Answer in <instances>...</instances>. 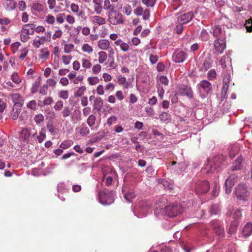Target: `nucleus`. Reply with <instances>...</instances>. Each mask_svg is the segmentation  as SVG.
<instances>
[{
  "label": "nucleus",
  "mask_w": 252,
  "mask_h": 252,
  "mask_svg": "<svg viewBox=\"0 0 252 252\" xmlns=\"http://www.w3.org/2000/svg\"><path fill=\"white\" fill-rule=\"evenodd\" d=\"M40 77H38L37 80H36L32 85V87L31 89L32 94H34L37 91L38 88L40 85Z\"/></svg>",
  "instance_id": "38"
},
{
  "label": "nucleus",
  "mask_w": 252,
  "mask_h": 252,
  "mask_svg": "<svg viewBox=\"0 0 252 252\" xmlns=\"http://www.w3.org/2000/svg\"><path fill=\"white\" fill-rule=\"evenodd\" d=\"M27 107L32 110H35L36 109V102L35 100H31L27 104Z\"/></svg>",
  "instance_id": "52"
},
{
  "label": "nucleus",
  "mask_w": 252,
  "mask_h": 252,
  "mask_svg": "<svg viewBox=\"0 0 252 252\" xmlns=\"http://www.w3.org/2000/svg\"><path fill=\"white\" fill-rule=\"evenodd\" d=\"M45 35L43 36H41L40 37L41 40L42 41H43V42L44 41L46 42H49L51 40V32H47L45 33Z\"/></svg>",
  "instance_id": "58"
},
{
  "label": "nucleus",
  "mask_w": 252,
  "mask_h": 252,
  "mask_svg": "<svg viewBox=\"0 0 252 252\" xmlns=\"http://www.w3.org/2000/svg\"><path fill=\"white\" fill-rule=\"evenodd\" d=\"M82 50L84 52L90 54L93 52V49L89 44H84L82 47Z\"/></svg>",
  "instance_id": "45"
},
{
  "label": "nucleus",
  "mask_w": 252,
  "mask_h": 252,
  "mask_svg": "<svg viewBox=\"0 0 252 252\" xmlns=\"http://www.w3.org/2000/svg\"><path fill=\"white\" fill-rule=\"evenodd\" d=\"M193 17V12L189 11L178 16V22L179 24H185L190 21Z\"/></svg>",
  "instance_id": "14"
},
{
  "label": "nucleus",
  "mask_w": 252,
  "mask_h": 252,
  "mask_svg": "<svg viewBox=\"0 0 252 252\" xmlns=\"http://www.w3.org/2000/svg\"><path fill=\"white\" fill-rule=\"evenodd\" d=\"M91 22L94 25L101 26L106 23V20L104 18L99 16L95 15L91 17Z\"/></svg>",
  "instance_id": "16"
},
{
  "label": "nucleus",
  "mask_w": 252,
  "mask_h": 252,
  "mask_svg": "<svg viewBox=\"0 0 252 252\" xmlns=\"http://www.w3.org/2000/svg\"><path fill=\"white\" fill-rule=\"evenodd\" d=\"M21 112V109L19 108H17V107H13L12 109V112L10 115V118L12 119L13 120H16Z\"/></svg>",
  "instance_id": "34"
},
{
  "label": "nucleus",
  "mask_w": 252,
  "mask_h": 252,
  "mask_svg": "<svg viewBox=\"0 0 252 252\" xmlns=\"http://www.w3.org/2000/svg\"><path fill=\"white\" fill-rule=\"evenodd\" d=\"M157 0H141L142 2L147 7H152L155 5Z\"/></svg>",
  "instance_id": "46"
},
{
  "label": "nucleus",
  "mask_w": 252,
  "mask_h": 252,
  "mask_svg": "<svg viewBox=\"0 0 252 252\" xmlns=\"http://www.w3.org/2000/svg\"><path fill=\"white\" fill-rule=\"evenodd\" d=\"M237 180V177L235 175H231L226 179L225 182L226 193L229 194L231 192L232 187L234 186Z\"/></svg>",
  "instance_id": "12"
},
{
  "label": "nucleus",
  "mask_w": 252,
  "mask_h": 252,
  "mask_svg": "<svg viewBox=\"0 0 252 252\" xmlns=\"http://www.w3.org/2000/svg\"><path fill=\"white\" fill-rule=\"evenodd\" d=\"M167 203V200L164 198H160L156 201V206L154 207V213L157 217H159V213H164L167 216L172 218L182 212L183 210L177 204H173L165 206L164 210L161 208Z\"/></svg>",
  "instance_id": "1"
},
{
  "label": "nucleus",
  "mask_w": 252,
  "mask_h": 252,
  "mask_svg": "<svg viewBox=\"0 0 252 252\" xmlns=\"http://www.w3.org/2000/svg\"><path fill=\"white\" fill-rule=\"evenodd\" d=\"M210 189V184L207 180L197 182L195 186V191L199 195L207 193Z\"/></svg>",
  "instance_id": "10"
},
{
  "label": "nucleus",
  "mask_w": 252,
  "mask_h": 252,
  "mask_svg": "<svg viewBox=\"0 0 252 252\" xmlns=\"http://www.w3.org/2000/svg\"><path fill=\"white\" fill-rule=\"evenodd\" d=\"M175 164L177 165V166L176 167V168H177L176 170L178 172H181L183 171H185L187 168V166L184 162L177 163L175 161H173L172 163V165L173 166Z\"/></svg>",
  "instance_id": "32"
},
{
  "label": "nucleus",
  "mask_w": 252,
  "mask_h": 252,
  "mask_svg": "<svg viewBox=\"0 0 252 252\" xmlns=\"http://www.w3.org/2000/svg\"><path fill=\"white\" fill-rule=\"evenodd\" d=\"M33 119L35 122L36 123V124L38 125L43 121L44 116L41 114H38L34 116Z\"/></svg>",
  "instance_id": "48"
},
{
  "label": "nucleus",
  "mask_w": 252,
  "mask_h": 252,
  "mask_svg": "<svg viewBox=\"0 0 252 252\" xmlns=\"http://www.w3.org/2000/svg\"><path fill=\"white\" fill-rule=\"evenodd\" d=\"M46 138V134L42 129L41 131L39 132V135L37 136V140L38 143H42Z\"/></svg>",
  "instance_id": "56"
},
{
  "label": "nucleus",
  "mask_w": 252,
  "mask_h": 252,
  "mask_svg": "<svg viewBox=\"0 0 252 252\" xmlns=\"http://www.w3.org/2000/svg\"><path fill=\"white\" fill-rule=\"evenodd\" d=\"M240 147L238 144H234L229 148V155L230 158L235 157L239 151Z\"/></svg>",
  "instance_id": "23"
},
{
  "label": "nucleus",
  "mask_w": 252,
  "mask_h": 252,
  "mask_svg": "<svg viewBox=\"0 0 252 252\" xmlns=\"http://www.w3.org/2000/svg\"><path fill=\"white\" fill-rule=\"evenodd\" d=\"M49 57V52L47 48L42 49L40 50V54H39L40 59H48Z\"/></svg>",
  "instance_id": "35"
},
{
  "label": "nucleus",
  "mask_w": 252,
  "mask_h": 252,
  "mask_svg": "<svg viewBox=\"0 0 252 252\" xmlns=\"http://www.w3.org/2000/svg\"><path fill=\"white\" fill-rule=\"evenodd\" d=\"M71 113V109L68 106H65L63 108L61 112L62 116L63 118H66L70 115Z\"/></svg>",
  "instance_id": "40"
},
{
  "label": "nucleus",
  "mask_w": 252,
  "mask_h": 252,
  "mask_svg": "<svg viewBox=\"0 0 252 252\" xmlns=\"http://www.w3.org/2000/svg\"><path fill=\"white\" fill-rule=\"evenodd\" d=\"M63 102L62 100H58L54 106V108L55 110L59 111L63 108Z\"/></svg>",
  "instance_id": "57"
},
{
  "label": "nucleus",
  "mask_w": 252,
  "mask_h": 252,
  "mask_svg": "<svg viewBox=\"0 0 252 252\" xmlns=\"http://www.w3.org/2000/svg\"><path fill=\"white\" fill-rule=\"evenodd\" d=\"M16 5L17 3L14 0H5L3 3V5L5 9L8 11L14 10Z\"/></svg>",
  "instance_id": "17"
},
{
  "label": "nucleus",
  "mask_w": 252,
  "mask_h": 252,
  "mask_svg": "<svg viewBox=\"0 0 252 252\" xmlns=\"http://www.w3.org/2000/svg\"><path fill=\"white\" fill-rule=\"evenodd\" d=\"M104 9L109 11H112L115 10V6L111 4L109 0H105L104 1Z\"/></svg>",
  "instance_id": "36"
},
{
  "label": "nucleus",
  "mask_w": 252,
  "mask_h": 252,
  "mask_svg": "<svg viewBox=\"0 0 252 252\" xmlns=\"http://www.w3.org/2000/svg\"><path fill=\"white\" fill-rule=\"evenodd\" d=\"M224 31L219 25H215L213 29V34L214 36L217 37L223 34Z\"/></svg>",
  "instance_id": "33"
},
{
  "label": "nucleus",
  "mask_w": 252,
  "mask_h": 252,
  "mask_svg": "<svg viewBox=\"0 0 252 252\" xmlns=\"http://www.w3.org/2000/svg\"><path fill=\"white\" fill-rule=\"evenodd\" d=\"M211 215H217L219 212V208L217 205H212L209 210Z\"/></svg>",
  "instance_id": "51"
},
{
  "label": "nucleus",
  "mask_w": 252,
  "mask_h": 252,
  "mask_svg": "<svg viewBox=\"0 0 252 252\" xmlns=\"http://www.w3.org/2000/svg\"><path fill=\"white\" fill-rule=\"evenodd\" d=\"M188 57L187 53L183 51L176 50L172 55L173 60L176 63H183Z\"/></svg>",
  "instance_id": "11"
},
{
  "label": "nucleus",
  "mask_w": 252,
  "mask_h": 252,
  "mask_svg": "<svg viewBox=\"0 0 252 252\" xmlns=\"http://www.w3.org/2000/svg\"><path fill=\"white\" fill-rule=\"evenodd\" d=\"M214 47L218 53H222L226 47L224 38L221 37L218 38L214 41Z\"/></svg>",
  "instance_id": "13"
},
{
  "label": "nucleus",
  "mask_w": 252,
  "mask_h": 252,
  "mask_svg": "<svg viewBox=\"0 0 252 252\" xmlns=\"http://www.w3.org/2000/svg\"><path fill=\"white\" fill-rule=\"evenodd\" d=\"M200 37L202 41H207L209 39V35L206 30L203 29L201 31Z\"/></svg>",
  "instance_id": "42"
},
{
  "label": "nucleus",
  "mask_w": 252,
  "mask_h": 252,
  "mask_svg": "<svg viewBox=\"0 0 252 252\" xmlns=\"http://www.w3.org/2000/svg\"><path fill=\"white\" fill-rule=\"evenodd\" d=\"M242 234L244 237H249L252 234V223H247L244 227Z\"/></svg>",
  "instance_id": "24"
},
{
  "label": "nucleus",
  "mask_w": 252,
  "mask_h": 252,
  "mask_svg": "<svg viewBox=\"0 0 252 252\" xmlns=\"http://www.w3.org/2000/svg\"><path fill=\"white\" fill-rule=\"evenodd\" d=\"M11 78L12 81L16 84H18L21 82V80L18 73L16 72H14L12 74Z\"/></svg>",
  "instance_id": "50"
},
{
  "label": "nucleus",
  "mask_w": 252,
  "mask_h": 252,
  "mask_svg": "<svg viewBox=\"0 0 252 252\" xmlns=\"http://www.w3.org/2000/svg\"><path fill=\"white\" fill-rule=\"evenodd\" d=\"M95 120V116L94 115H91L88 118V119L87 120V123L89 126L92 127H93L94 126V125Z\"/></svg>",
  "instance_id": "37"
},
{
  "label": "nucleus",
  "mask_w": 252,
  "mask_h": 252,
  "mask_svg": "<svg viewBox=\"0 0 252 252\" xmlns=\"http://www.w3.org/2000/svg\"><path fill=\"white\" fill-rule=\"evenodd\" d=\"M152 206V203L149 200H141L139 201L138 205L133 210L134 215L138 218L145 217L149 210Z\"/></svg>",
  "instance_id": "3"
},
{
  "label": "nucleus",
  "mask_w": 252,
  "mask_h": 252,
  "mask_svg": "<svg viewBox=\"0 0 252 252\" xmlns=\"http://www.w3.org/2000/svg\"><path fill=\"white\" fill-rule=\"evenodd\" d=\"M10 23L9 19L6 18H0V29L1 32H4L7 30L5 25H7Z\"/></svg>",
  "instance_id": "28"
},
{
  "label": "nucleus",
  "mask_w": 252,
  "mask_h": 252,
  "mask_svg": "<svg viewBox=\"0 0 252 252\" xmlns=\"http://www.w3.org/2000/svg\"><path fill=\"white\" fill-rule=\"evenodd\" d=\"M79 133L82 136H86L90 133L89 128L87 126L86 124H83L80 126Z\"/></svg>",
  "instance_id": "30"
},
{
  "label": "nucleus",
  "mask_w": 252,
  "mask_h": 252,
  "mask_svg": "<svg viewBox=\"0 0 252 252\" xmlns=\"http://www.w3.org/2000/svg\"><path fill=\"white\" fill-rule=\"evenodd\" d=\"M180 94L182 95H186L189 98H191L193 96V92L190 88L187 86H183L181 88Z\"/></svg>",
  "instance_id": "19"
},
{
  "label": "nucleus",
  "mask_w": 252,
  "mask_h": 252,
  "mask_svg": "<svg viewBox=\"0 0 252 252\" xmlns=\"http://www.w3.org/2000/svg\"><path fill=\"white\" fill-rule=\"evenodd\" d=\"M98 199L102 205H110L114 201V194L112 191L104 189L98 192Z\"/></svg>",
  "instance_id": "4"
},
{
  "label": "nucleus",
  "mask_w": 252,
  "mask_h": 252,
  "mask_svg": "<svg viewBox=\"0 0 252 252\" xmlns=\"http://www.w3.org/2000/svg\"><path fill=\"white\" fill-rule=\"evenodd\" d=\"M170 118V115L166 112H163L160 115H159V118L161 121H165L168 120Z\"/></svg>",
  "instance_id": "64"
},
{
  "label": "nucleus",
  "mask_w": 252,
  "mask_h": 252,
  "mask_svg": "<svg viewBox=\"0 0 252 252\" xmlns=\"http://www.w3.org/2000/svg\"><path fill=\"white\" fill-rule=\"evenodd\" d=\"M110 46L109 41L106 39H101L98 42V47L102 50H107Z\"/></svg>",
  "instance_id": "27"
},
{
  "label": "nucleus",
  "mask_w": 252,
  "mask_h": 252,
  "mask_svg": "<svg viewBox=\"0 0 252 252\" xmlns=\"http://www.w3.org/2000/svg\"><path fill=\"white\" fill-rule=\"evenodd\" d=\"M65 14L64 13H60L57 15L56 20L59 24H62L64 21Z\"/></svg>",
  "instance_id": "55"
},
{
  "label": "nucleus",
  "mask_w": 252,
  "mask_h": 252,
  "mask_svg": "<svg viewBox=\"0 0 252 252\" xmlns=\"http://www.w3.org/2000/svg\"><path fill=\"white\" fill-rule=\"evenodd\" d=\"M243 160V159L241 156H239L231 166V170L235 171L240 169L242 167V162Z\"/></svg>",
  "instance_id": "22"
},
{
  "label": "nucleus",
  "mask_w": 252,
  "mask_h": 252,
  "mask_svg": "<svg viewBox=\"0 0 252 252\" xmlns=\"http://www.w3.org/2000/svg\"><path fill=\"white\" fill-rule=\"evenodd\" d=\"M245 27L248 32H252V19H250L246 21Z\"/></svg>",
  "instance_id": "53"
},
{
  "label": "nucleus",
  "mask_w": 252,
  "mask_h": 252,
  "mask_svg": "<svg viewBox=\"0 0 252 252\" xmlns=\"http://www.w3.org/2000/svg\"><path fill=\"white\" fill-rule=\"evenodd\" d=\"M74 45L72 44H66L64 47V51L65 53H69L74 48Z\"/></svg>",
  "instance_id": "61"
},
{
  "label": "nucleus",
  "mask_w": 252,
  "mask_h": 252,
  "mask_svg": "<svg viewBox=\"0 0 252 252\" xmlns=\"http://www.w3.org/2000/svg\"><path fill=\"white\" fill-rule=\"evenodd\" d=\"M103 107V102L100 97H96L94 102L93 110H96L97 112L101 111Z\"/></svg>",
  "instance_id": "21"
},
{
  "label": "nucleus",
  "mask_w": 252,
  "mask_h": 252,
  "mask_svg": "<svg viewBox=\"0 0 252 252\" xmlns=\"http://www.w3.org/2000/svg\"><path fill=\"white\" fill-rule=\"evenodd\" d=\"M159 82L162 85L167 86L168 85V79L166 76L161 75L159 78Z\"/></svg>",
  "instance_id": "60"
},
{
  "label": "nucleus",
  "mask_w": 252,
  "mask_h": 252,
  "mask_svg": "<svg viewBox=\"0 0 252 252\" xmlns=\"http://www.w3.org/2000/svg\"><path fill=\"white\" fill-rule=\"evenodd\" d=\"M73 144V142L70 140L64 141L60 145V147L66 149L70 147Z\"/></svg>",
  "instance_id": "47"
},
{
  "label": "nucleus",
  "mask_w": 252,
  "mask_h": 252,
  "mask_svg": "<svg viewBox=\"0 0 252 252\" xmlns=\"http://www.w3.org/2000/svg\"><path fill=\"white\" fill-rule=\"evenodd\" d=\"M12 102L14 103V107H21L24 102L21 95L19 94H13L10 95Z\"/></svg>",
  "instance_id": "15"
},
{
  "label": "nucleus",
  "mask_w": 252,
  "mask_h": 252,
  "mask_svg": "<svg viewBox=\"0 0 252 252\" xmlns=\"http://www.w3.org/2000/svg\"><path fill=\"white\" fill-rule=\"evenodd\" d=\"M45 21L48 24L52 25L55 23V17L52 15H48L46 17Z\"/></svg>",
  "instance_id": "59"
},
{
  "label": "nucleus",
  "mask_w": 252,
  "mask_h": 252,
  "mask_svg": "<svg viewBox=\"0 0 252 252\" xmlns=\"http://www.w3.org/2000/svg\"><path fill=\"white\" fill-rule=\"evenodd\" d=\"M28 53V50L26 48H24L20 50V54L19 58L21 60H24L27 56Z\"/></svg>",
  "instance_id": "63"
},
{
  "label": "nucleus",
  "mask_w": 252,
  "mask_h": 252,
  "mask_svg": "<svg viewBox=\"0 0 252 252\" xmlns=\"http://www.w3.org/2000/svg\"><path fill=\"white\" fill-rule=\"evenodd\" d=\"M217 73L215 69H210L207 73V78L209 80H213L216 78Z\"/></svg>",
  "instance_id": "41"
},
{
  "label": "nucleus",
  "mask_w": 252,
  "mask_h": 252,
  "mask_svg": "<svg viewBox=\"0 0 252 252\" xmlns=\"http://www.w3.org/2000/svg\"><path fill=\"white\" fill-rule=\"evenodd\" d=\"M86 88L84 86H82L79 87L77 91L75 92V96L77 97L81 96L84 93V92L86 91Z\"/></svg>",
  "instance_id": "44"
},
{
  "label": "nucleus",
  "mask_w": 252,
  "mask_h": 252,
  "mask_svg": "<svg viewBox=\"0 0 252 252\" xmlns=\"http://www.w3.org/2000/svg\"><path fill=\"white\" fill-rule=\"evenodd\" d=\"M210 225L219 239L225 237L224 228L221 221L218 220H213L210 222Z\"/></svg>",
  "instance_id": "6"
},
{
  "label": "nucleus",
  "mask_w": 252,
  "mask_h": 252,
  "mask_svg": "<svg viewBox=\"0 0 252 252\" xmlns=\"http://www.w3.org/2000/svg\"><path fill=\"white\" fill-rule=\"evenodd\" d=\"M219 180L218 179H216L214 182V187L213 189V190L212 191V195L214 197H216L219 194Z\"/></svg>",
  "instance_id": "29"
},
{
  "label": "nucleus",
  "mask_w": 252,
  "mask_h": 252,
  "mask_svg": "<svg viewBox=\"0 0 252 252\" xmlns=\"http://www.w3.org/2000/svg\"><path fill=\"white\" fill-rule=\"evenodd\" d=\"M98 62L99 63H103L107 60V54L105 52L101 51L98 53Z\"/></svg>",
  "instance_id": "39"
},
{
  "label": "nucleus",
  "mask_w": 252,
  "mask_h": 252,
  "mask_svg": "<svg viewBox=\"0 0 252 252\" xmlns=\"http://www.w3.org/2000/svg\"><path fill=\"white\" fill-rule=\"evenodd\" d=\"M122 191L125 199L128 202H130L131 200L135 197V192L132 190H126V187L123 188Z\"/></svg>",
  "instance_id": "18"
},
{
  "label": "nucleus",
  "mask_w": 252,
  "mask_h": 252,
  "mask_svg": "<svg viewBox=\"0 0 252 252\" xmlns=\"http://www.w3.org/2000/svg\"><path fill=\"white\" fill-rule=\"evenodd\" d=\"M233 216V220H232V223L228 231V234L231 235L236 230V227L238 225V220L241 219L242 217V212L241 210H236L234 213L231 210H229L226 213L227 217Z\"/></svg>",
  "instance_id": "7"
},
{
  "label": "nucleus",
  "mask_w": 252,
  "mask_h": 252,
  "mask_svg": "<svg viewBox=\"0 0 252 252\" xmlns=\"http://www.w3.org/2000/svg\"><path fill=\"white\" fill-rule=\"evenodd\" d=\"M89 84L91 85H94L99 82V79L96 76L89 77L88 78Z\"/></svg>",
  "instance_id": "49"
},
{
  "label": "nucleus",
  "mask_w": 252,
  "mask_h": 252,
  "mask_svg": "<svg viewBox=\"0 0 252 252\" xmlns=\"http://www.w3.org/2000/svg\"><path fill=\"white\" fill-rule=\"evenodd\" d=\"M213 61L212 60L210 55H208L205 57V60L204 61L203 65H202V69L204 71H207L209 69L211 68L212 66Z\"/></svg>",
  "instance_id": "20"
},
{
  "label": "nucleus",
  "mask_w": 252,
  "mask_h": 252,
  "mask_svg": "<svg viewBox=\"0 0 252 252\" xmlns=\"http://www.w3.org/2000/svg\"><path fill=\"white\" fill-rule=\"evenodd\" d=\"M115 44L117 46H119L121 49L124 52H126L129 50V45L120 39L116 40L115 42Z\"/></svg>",
  "instance_id": "26"
},
{
  "label": "nucleus",
  "mask_w": 252,
  "mask_h": 252,
  "mask_svg": "<svg viewBox=\"0 0 252 252\" xmlns=\"http://www.w3.org/2000/svg\"><path fill=\"white\" fill-rule=\"evenodd\" d=\"M107 14L108 16L107 21L110 24L114 25L123 24V15L120 12L114 10L112 11H108Z\"/></svg>",
  "instance_id": "8"
},
{
  "label": "nucleus",
  "mask_w": 252,
  "mask_h": 252,
  "mask_svg": "<svg viewBox=\"0 0 252 252\" xmlns=\"http://www.w3.org/2000/svg\"><path fill=\"white\" fill-rule=\"evenodd\" d=\"M47 128L49 131L52 134H54L56 132V129L54 126L51 123H48L47 125Z\"/></svg>",
  "instance_id": "62"
},
{
  "label": "nucleus",
  "mask_w": 252,
  "mask_h": 252,
  "mask_svg": "<svg viewBox=\"0 0 252 252\" xmlns=\"http://www.w3.org/2000/svg\"><path fill=\"white\" fill-rule=\"evenodd\" d=\"M161 184L163 186L165 189L171 190L173 189L172 185L165 179H162L161 180Z\"/></svg>",
  "instance_id": "54"
},
{
  "label": "nucleus",
  "mask_w": 252,
  "mask_h": 252,
  "mask_svg": "<svg viewBox=\"0 0 252 252\" xmlns=\"http://www.w3.org/2000/svg\"><path fill=\"white\" fill-rule=\"evenodd\" d=\"M198 94L201 98H206L213 91V86L209 80H202L196 85Z\"/></svg>",
  "instance_id": "2"
},
{
  "label": "nucleus",
  "mask_w": 252,
  "mask_h": 252,
  "mask_svg": "<svg viewBox=\"0 0 252 252\" xmlns=\"http://www.w3.org/2000/svg\"><path fill=\"white\" fill-rule=\"evenodd\" d=\"M35 25L33 24H26L23 26L22 30L23 32L29 34H32L34 33Z\"/></svg>",
  "instance_id": "25"
},
{
  "label": "nucleus",
  "mask_w": 252,
  "mask_h": 252,
  "mask_svg": "<svg viewBox=\"0 0 252 252\" xmlns=\"http://www.w3.org/2000/svg\"><path fill=\"white\" fill-rule=\"evenodd\" d=\"M235 193L238 200L242 201L248 200V193L246 185H239L236 188Z\"/></svg>",
  "instance_id": "9"
},
{
  "label": "nucleus",
  "mask_w": 252,
  "mask_h": 252,
  "mask_svg": "<svg viewBox=\"0 0 252 252\" xmlns=\"http://www.w3.org/2000/svg\"><path fill=\"white\" fill-rule=\"evenodd\" d=\"M32 8L37 12H41L44 10L43 5L39 2H33L32 4Z\"/></svg>",
  "instance_id": "31"
},
{
  "label": "nucleus",
  "mask_w": 252,
  "mask_h": 252,
  "mask_svg": "<svg viewBox=\"0 0 252 252\" xmlns=\"http://www.w3.org/2000/svg\"><path fill=\"white\" fill-rule=\"evenodd\" d=\"M82 62V67L85 68H90L91 67L92 63L90 61L85 58H82L81 60Z\"/></svg>",
  "instance_id": "43"
},
{
  "label": "nucleus",
  "mask_w": 252,
  "mask_h": 252,
  "mask_svg": "<svg viewBox=\"0 0 252 252\" xmlns=\"http://www.w3.org/2000/svg\"><path fill=\"white\" fill-rule=\"evenodd\" d=\"M222 156H217L213 158H209L205 166L206 172L209 173L217 170L222 164Z\"/></svg>",
  "instance_id": "5"
}]
</instances>
